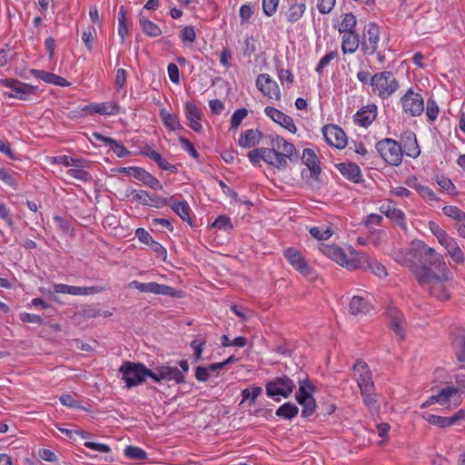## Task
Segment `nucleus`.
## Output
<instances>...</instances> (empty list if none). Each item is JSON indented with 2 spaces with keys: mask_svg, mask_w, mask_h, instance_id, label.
<instances>
[{
  "mask_svg": "<svg viewBox=\"0 0 465 465\" xmlns=\"http://www.w3.org/2000/svg\"><path fill=\"white\" fill-rule=\"evenodd\" d=\"M380 40V30L379 26L374 23H370L364 33L363 41L361 44V49L364 53L373 54L378 47Z\"/></svg>",
  "mask_w": 465,
  "mask_h": 465,
  "instance_id": "obj_13",
  "label": "nucleus"
},
{
  "mask_svg": "<svg viewBox=\"0 0 465 465\" xmlns=\"http://www.w3.org/2000/svg\"><path fill=\"white\" fill-rule=\"evenodd\" d=\"M84 111H90L102 115L116 114L120 112V106L116 103H101L86 105Z\"/></svg>",
  "mask_w": 465,
  "mask_h": 465,
  "instance_id": "obj_28",
  "label": "nucleus"
},
{
  "mask_svg": "<svg viewBox=\"0 0 465 465\" xmlns=\"http://www.w3.org/2000/svg\"><path fill=\"white\" fill-rule=\"evenodd\" d=\"M387 316L389 319V328L400 340H404L406 322L403 313L397 307L390 306L387 310Z\"/></svg>",
  "mask_w": 465,
  "mask_h": 465,
  "instance_id": "obj_12",
  "label": "nucleus"
},
{
  "mask_svg": "<svg viewBox=\"0 0 465 465\" xmlns=\"http://www.w3.org/2000/svg\"><path fill=\"white\" fill-rule=\"evenodd\" d=\"M247 114L248 111L245 108H240L236 110L231 118V129L237 128L247 115Z\"/></svg>",
  "mask_w": 465,
  "mask_h": 465,
  "instance_id": "obj_59",
  "label": "nucleus"
},
{
  "mask_svg": "<svg viewBox=\"0 0 465 465\" xmlns=\"http://www.w3.org/2000/svg\"><path fill=\"white\" fill-rule=\"evenodd\" d=\"M338 54H339L337 50L331 51L325 54L318 63L315 69L316 72L321 74L322 72V69L326 67L331 63V61L338 57Z\"/></svg>",
  "mask_w": 465,
  "mask_h": 465,
  "instance_id": "obj_57",
  "label": "nucleus"
},
{
  "mask_svg": "<svg viewBox=\"0 0 465 465\" xmlns=\"http://www.w3.org/2000/svg\"><path fill=\"white\" fill-rule=\"evenodd\" d=\"M426 114H427L429 120L431 122L436 120L438 117L439 106H438L437 103L431 98H430L427 101Z\"/></svg>",
  "mask_w": 465,
  "mask_h": 465,
  "instance_id": "obj_61",
  "label": "nucleus"
},
{
  "mask_svg": "<svg viewBox=\"0 0 465 465\" xmlns=\"http://www.w3.org/2000/svg\"><path fill=\"white\" fill-rule=\"evenodd\" d=\"M178 365L181 369L176 366H170L168 364H162L153 370L152 379L155 382H161L163 381H173L177 384L185 382L184 374L189 371V363L187 360H181L178 361Z\"/></svg>",
  "mask_w": 465,
  "mask_h": 465,
  "instance_id": "obj_3",
  "label": "nucleus"
},
{
  "mask_svg": "<svg viewBox=\"0 0 465 465\" xmlns=\"http://www.w3.org/2000/svg\"><path fill=\"white\" fill-rule=\"evenodd\" d=\"M264 112L273 122L287 129L292 134L297 132L296 125L291 116L272 106H267Z\"/></svg>",
  "mask_w": 465,
  "mask_h": 465,
  "instance_id": "obj_18",
  "label": "nucleus"
},
{
  "mask_svg": "<svg viewBox=\"0 0 465 465\" xmlns=\"http://www.w3.org/2000/svg\"><path fill=\"white\" fill-rule=\"evenodd\" d=\"M287 160L297 163L299 155L295 146L286 141L282 146V152L279 151V154H277L276 168L281 171L285 170L288 165Z\"/></svg>",
  "mask_w": 465,
  "mask_h": 465,
  "instance_id": "obj_16",
  "label": "nucleus"
},
{
  "mask_svg": "<svg viewBox=\"0 0 465 465\" xmlns=\"http://www.w3.org/2000/svg\"><path fill=\"white\" fill-rule=\"evenodd\" d=\"M262 160L264 161L267 164L272 165L276 168L277 163V154H279V151L276 148H266L262 147Z\"/></svg>",
  "mask_w": 465,
  "mask_h": 465,
  "instance_id": "obj_43",
  "label": "nucleus"
},
{
  "mask_svg": "<svg viewBox=\"0 0 465 465\" xmlns=\"http://www.w3.org/2000/svg\"><path fill=\"white\" fill-rule=\"evenodd\" d=\"M356 24H357V19L353 14H351V13L345 14L342 18V21L341 23L339 31L341 33H344V34L355 32L354 28L356 26Z\"/></svg>",
  "mask_w": 465,
  "mask_h": 465,
  "instance_id": "obj_39",
  "label": "nucleus"
},
{
  "mask_svg": "<svg viewBox=\"0 0 465 465\" xmlns=\"http://www.w3.org/2000/svg\"><path fill=\"white\" fill-rule=\"evenodd\" d=\"M458 393L459 388L457 385L447 386L446 388L441 389L438 394L430 396L425 402L421 404L420 408L424 409L434 403L445 405L450 401V398L457 395Z\"/></svg>",
  "mask_w": 465,
  "mask_h": 465,
  "instance_id": "obj_19",
  "label": "nucleus"
},
{
  "mask_svg": "<svg viewBox=\"0 0 465 465\" xmlns=\"http://www.w3.org/2000/svg\"><path fill=\"white\" fill-rule=\"evenodd\" d=\"M341 173L348 180L359 183L361 181L360 167L354 163H341L337 165Z\"/></svg>",
  "mask_w": 465,
  "mask_h": 465,
  "instance_id": "obj_27",
  "label": "nucleus"
},
{
  "mask_svg": "<svg viewBox=\"0 0 465 465\" xmlns=\"http://www.w3.org/2000/svg\"><path fill=\"white\" fill-rule=\"evenodd\" d=\"M376 114L377 106L375 104H369L357 112L355 114V122L361 126L367 127L374 121Z\"/></svg>",
  "mask_w": 465,
  "mask_h": 465,
  "instance_id": "obj_26",
  "label": "nucleus"
},
{
  "mask_svg": "<svg viewBox=\"0 0 465 465\" xmlns=\"http://www.w3.org/2000/svg\"><path fill=\"white\" fill-rule=\"evenodd\" d=\"M356 32L344 34L341 42V50L344 54H353L359 47L360 39Z\"/></svg>",
  "mask_w": 465,
  "mask_h": 465,
  "instance_id": "obj_34",
  "label": "nucleus"
},
{
  "mask_svg": "<svg viewBox=\"0 0 465 465\" xmlns=\"http://www.w3.org/2000/svg\"><path fill=\"white\" fill-rule=\"evenodd\" d=\"M371 305L361 296H353L350 302V312L353 315L367 314L371 310Z\"/></svg>",
  "mask_w": 465,
  "mask_h": 465,
  "instance_id": "obj_32",
  "label": "nucleus"
},
{
  "mask_svg": "<svg viewBox=\"0 0 465 465\" xmlns=\"http://www.w3.org/2000/svg\"><path fill=\"white\" fill-rule=\"evenodd\" d=\"M401 104L403 110L411 116H419L424 110L422 96L418 93H414L412 89H409L401 97Z\"/></svg>",
  "mask_w": 465,
  "mask_h": 465,
  "instance_id": "obj_10",
  "label": "nucleus"
},
{
  "mask_svg": "<svg viewBox=\"0 0 465 465\" xmlns=\"http://www.w3.org/2000/svg\"><path fill=\"white\" fill-rule=\"evenodd\" d=\"M283 255L294 269L305 276H311L312 272V268L307 264L298 250L288 248L284 250Z\"/></svg>",
  "mask_w": 465,
  "mask_h": 465,
  "instance_id": "obj_14",
  "label": "nucleus"
},
{
  "mask_svg": "<svg viewBox=\"0 0 465 465\" xmlns=\"http://www.w3.org/2000/svg\"><path fill=\"white\" fill-rule=\"evenodd\" d=\"M430 229L441 245L446 243V242L450 238V236L436 223L430 222Z\"/></svg>",
  "mask_w": 465,
  "mask_h": 465,
  "instance_id": "obj_47",
  "label": "nucleus"
},
{
  "mask_svg": "<svg viewBox=\"0 0 465 465\" xmlns=\"http://www.w3.org/2000/svg\"><path fill=\"white\" fill-rule=\"evenodd\" d=\"M442 246L447 250L454 262L462 264L465 262V255L454 238L450 237Z\"/></svg>",
  "mask_w": 465,
  "mask_h": 465,
  "instance_id": "obj_30",
  "label": "nucleus"
},
{
  "mask_svg": "<svg viewBox=\"0 0 465 465\" xmlns=\"http://www.w3.org/2000/svg\"><path fill=\"white\" fill-rule=\"evenodd\" d=\"M294 388L293 381L286 375L276 377L265 385L267 395L275 401H280V399L275 398L276 396L288 398L292 393Z\"/></svg>",
  "mask_w": 465,
  "mask_h": 465,
  "instance_id": "obj_6",
  "label": "nucleus"
},
{
  "mask_svg": "<svg viewBox=\"0 0 465 465\" xmlns=\"http://www.w3.org/2000/svg\"><path fill=\"white\" fill-rule=\"evenodd\" d=\"M401 140L402 143L401 147L403 153L412 158H416L420 155V149L419 147L415 133L412 131H406L401 134Z\"/></svg>",
  "mask_w": 465,
  "mask_h": 465,
  "instance_id": "obj_20",
  "label": "nucleus"
},
{
  "mask_svg": "<svg viewBox=\"0 0 465 465\" xmlns=\"http://www.w3.org/2000/svg\"><path fill=\"white\" fill-rule=\"evenodd\" d=\"M32 74L45 83L53 84L57 86H68L70 84L66 79L50 72L32 70Z\"/></svg>",
  "mask_w": 465,
  "mask_h": 465,
  "instance_id": "obj_29",
  "label": "nucleus"
},
{
  "mask_svg": "<svg viewBox=\"0 0 465 465\" xmlns=\"http://www.w3.org/2000/svg\"><path fill=\"white\" fill-rule=\"evenodd\" d=\"M160 116L163 124L172 131L183 129L176 115L171 114L165 109L160 111Z\"/></svg>",
  "mask_w": 465,
  "mask_h": 465,
  "instance_id": "obj_37",
  "label": "nucleus"
},
{
  "mask_svg": "<svg viewBox=\"0 0 465 465\" xmlns=\"http://www.w3.org/2000/svg\"><path fill=\"white\" fill-rule=\"evenodd\" d=\"M169 206L183 221L187 222L190 225L193 224L190 217L191 209L186 201L176 202L173 198V202H170Z\"/></svg>",
  "mask_w": 465,
  "mask_h": 465,
  "instance_id": "obj_33",
  "label": "nucleus"
},
{
  "mask_svg": "<svg viewBox=\"0 0 465 465\" xmlns=\"http://www.w3.org/2000/svg\"><path fill=\"white\" fill-rule=\"evenodd\" d=\"M403 263L415 275L419 284L440 301L450 298L444 282L447 266L441 254L420 242L405 252Z\"/></svg>",
  "mask_w": 465,
  "mask_h": 465,
  "instance_id": "obj_1",
  "label": "nucleus"
},
{
  "mask_svg": "<svg viewBox=\"0 0 465 465\" xmlns=\"http://www.w3.org/2000/svg\"><path fill=\"white\" fill-rule=\"evenodd\" d=\"M370 85L372 86V92L382 99L390 97L400 87L399 82L390 71L372 75Z\"/></svg>",
  "mask_w": 465,
  "mask_h": 465,
  "instance_id": "obj_4",
  "label": "nucleus"
},
{
  "mask_svg": "<svg viewBox=\"0 0 465 465\" xmlns=\"http://www.w3.org/2000/svg\"><path fill=\"white\" fill-rule=\"evenodd\" d=\"M376 150L388 164L398 166L401 163L403 150L395 140L391 138L381 140L376 143Z\"/></svg>",
  "mask_w": 465,
  "mask_h": 465,
  "instance_id": "obj_5",
  "label": "nucleus"
},
{
  "mask_svg": "<svg viewBox=\"0 0 465 465\" xmlns=\"http://www.w3.org/2000/svg\"><path fill=\"white\" fill-rule=\"evenodd\" d=\"M67 175L69 177H72V178H74V179H77V180H81V181H84V182H87L91 179V175L88 172L84 171V170H82V169H69L67 172H66Z\"/></svg>",
  "mask_w": 465,
  "mask_h": 465,
  "instance_id": "obj_62",
  "label": "nucleus"
},
{
  "mask_svg": "<svg viewBox=\"0 0 465 465\" xmlns=\"http://www.w3.org/2000/svg\"><path fill=\"white\" fill-rule=\"evenodd\" d=\"M157 282H140L138 281H133L130 282V287H134L142 292H152L155 293Z\"/></svg>",
  "mask_w": 465,
  "mask_h": 465,
  "instance_id": "obj_50",
  "label": "nucleus"
},
{
  "mask_svg": "<svg viewBox=\"0 0 465 465\" xmlns=\"http://www.w3.org/2000/svg\"><path fill=\"white\" fill-rule=\"evenodd\" d=\"M183 291H177L171 286L156 283L155 294L182 298L183 297Z\"/></svg>",
  "mask_w": 465,
  "mask_h": 465,
  "instance_id": "obj_44",
  "label": "nucleus"
},
{
  "mask_svg": "<svg viewBox=\"0 0 465 465\" xmlns=\"http://www.w3.org/2000/svg\"><path fill=\"white\" fill-rule=\"evenodd\" d=\"M437 183L441 187L442 190L447 191L450 194H456V187L451 180L445 176H438L436 178Z\"/></svg>",
  "mask_w": 465,
  "mask_h": 465,
  "instance_id": "obj_53",
  "label": "nucleus"
},
{
  "mask_svg": "<svg viewBox=\"0 0 465 465\" xmlns=\"http://www.w3.org/2000/svg\"><path fill=\"white\" fill-rule=\"evenodd\" d=\"M139 25L142 31L150 37H157L162 35L161 28L156 24L147 19L143 12L139 14Z\"/></svg>",
  "mask_w": 465,
  "mask_h": 465,
  "instance_id": "obj_35",
  "label": "nucleus"
},
{
  "mask_svg": "<svg viewBox=\"0 0 465 465\" xmlns=\"http://www.w3.org/2000/svg\"><path fill=\"white\" fill-rule=\"evenodd\" d=\"M205 343H206L205 339H203L201 341L193 340L190 343V346L193 350V358H194L195 361H199L202 360V353H203V346L205 345Z\"/></svg>",
  "mask_w": 465,
  "mask_h": 465,
  "instance_id": "obj_58",
  "label": "nucleus"
},
{
  "mask_svg": "<svg viewBox=\"0 0 465 465\" xmlns=\"http://www.w3.org/2000/svg\"><path fill=\"white\" fill-rule=\"evenodd\" d=\"M181 40L185 42L193 43L196 38V34L194 31V27L192 25L185 26L180 34Z\"/></svg>",
  "mask_w": 465,
  "mask_h": 465,
  "instance_id": "obj_63",
  "label": "nucleus"
},
{
  "mask_svg": "<svg viewBox=\"0 0 465 465\" xmlns=\"http://www.w3.org/2000/svg\"><path fill=\"white\" fill-rule=\"evenodd\" d=\"M253 129H249L244 133H242L239 138V145L243 148H251L257 144V140H255Z\"/></svg>",
  "mask_w": 465,
  "mask_h": 465,
  "instance_id": "obj_42",
  "label": "nucleus"
},
{
  "mask_svg": "<svg viewBox=\"0 0 465 465\" xmlns=\"http://www.w3.org/2000/svg\"><path fill=\"white\" fill-rule=\"evenodd\" d=\"M212 227L227 231L232 228V224L231 219L228 216L220 215L213 223Z\"/></svg>",
  "mask_w": 465,
  "mask_h": 465,
  "instance_id": "obj_52",
  "label": "nucleus"
},
{
  "mask_svg": "<svg viewBox=\"0 0 465 465\" xmlns=\"http://www.w3.org/2000/svg\"><path fill=\"white\" fill-rule=\"evenodd\" d=\"M298 383L300 384V387L296 392L295 399L298 403H304L306 401L312 397V395L307 390L314 391L316 388L309 381L306 374H304L303 377H298Z\"/></svg>",
  "mask_w": 465,
  "mask_h": 465,
  "instance_id": "obj_24",
  "label": "nucleus"
},
{
  "mask_svg": "<svg viewBox=\"0 0 465 465\" xmlns=\"http://www.w3.org/2000/svg\"><path fill=\"white\" fill-rule=\"evenodd\" d=\"M414 188L420 193V195L425 199L430 201H438L434 192L428 186L421 185L420 183H415Z\"/></svg>",
  "mask_w": 465,
  "mask_h": 465,
  "instance_id": "obj_55",
  "label": "nucleus"
},
{
  "mask_svg": "<svg viewBox=\"0 0 465 465\" xmlns=\"http://www.w3.org/2000/svg\"><path fill=\"white\" fill-rule=\"evenodd\" d=\"M125 14L124 7L123 5L120 6L118 13V34L121 36L122 42H124L125 36L128 34Z\"/></svg>",
  "mask_w": 465,
  "mask_h": 465,
  "instance_id": "obj_45",
  "label": "nucleus"
},
{
  "mask_svg": "<svg viewBox=\"0 0 465 465\" xmlns=\"http://www.w3.org/2000/svg\"><path fill=\"white\" fill-rule=\"evenodd\" d=\"M353 263H350L349 266L354 267V269H361L362 271H371L373 274L380 278L387 276L386 268L380 263L378 261L371 259L366 253H357V256L353 258Z\"/></svg>",
  "mask_w": 465,
  "mask_h": 465,
  "instance_id": "obj_7",
  "label": "nucleus"
},
{
  "mask_svg": "<svg viewBox=\"0 0 465 465\" xmlns=\"http://www.w3.org/2000/svg\"><path fill=\"white\" fill-rule=\"evenodd\" d=\"M302 161L309 168L311 176L313 179H318L322 169L320 166V161L314 151L311 148H305L302 152Z\"/></svg>",
  "mask_w": 465,
  "mask_h": 465,
  "instance_id": "obj_22",
  "label": "nucleus"
},
{
  "mask_svg": "<svg viewBox=\"0 0 465 465\" xmlns=\"http://www.w3.org/2000/svg\"><path fill=\"white\" fill-rule=\"evenodd\" d=\"M170 202H173V197L171 198H163L155 193L150 194L149 202L147 206L154 207V208H162L164 206H169Z\"/></svg>",
  "mask_w": 465,
  "mask_h": 465,
  "instance_id": "obj_48",
  "label": "nucleus"
},
{
  "mask_svg": "<svg viewBox=\"0 0 465 465\" xmlns=\"http://www.w3.org/2000/svg\"><path fill=\"white\" fill-rule=\"evenodd\" d=\"M305 8L304 3H294L291 5L286 14L288 22L294 23L298 21L302 16Z\"/></svg>",
  "mask_w": 465,
  "mask_h": 465,
  "instance_id": "obj_38",
  "label": "nucleus"
},
{
  "mask_svg": "<svg viewBox=\"0 0 465 465\" xmlns=\"http://www.w3.org/2000/svg\"><path fill=\"white\" fill-rule=\"evenodd\" d=\"M59 163L65 166H75L77 168H83L85 166L87 161L84 158H74L71 156L64 155L59 157Z\"/></svg>",
  "mask_w": 465,
  "mask_h": 465,
  "instance_id": "obj_49",
  "label": "nucleus"
},
{
  "mask_svg": "<svg viewBox=\"0 0 465 465\" xmlns=\"http://www.w3.org/2000/svg\"><path fill=\"white\" fill-rule=\"evenodd\" d=\"M302 406V416L304 418L311 417L316 410V402L313 397L310 398L304 403H299Z\"/></svg>",
  "mask_w": 465,
  "mask_h": 465,
  "instance_id": "obj_56",
  "label": "nucleus"
},
{
  "mask_svg": "<svg viewBox=\"0 0 465 465\" xmlns=\"http://www.w3.org/2000/svg\"><path fill=\"white\" fill-rule=\"evenodd\" d=\"M122 373V380L124 381L127 388L136 387L143 384L147 377L152 379L153 370L146 368L142 362L124 361L119 368Z\"/></svg>",
  "mask_w": 465,
  "mask_h": 465,
  "instance_id": "obj_2",
  "label": "nucleus"
},
{
  "mask_svg": "<svg viewBox=\"0 0 465 465\" xmlns=\"http://www.w3.org/2000/svg\"><path fill=\"white\" fill-rule=\"evenodd\" d=\"M462 419H465L464 410H460L450 417L429 414L428 417L426 418V420L431 425L438 426L440 428H446L453 424H456L459 420Z\"/></svg>",
  "mask_w": 465,
  "mask_h": 465,
  "instance_id": "obj_21",
  "label": "nucleus"
},
{
  "mask_svg": "<svg viewBox=\"0 0 465 465\" xmlns=\"http://www.w3.org/2000/svg\"><path fill=\"white\" fill-rule=\"evenodd\" d=\"M56 293H66L71 295H84V287L71 286L67 284L58 283L54 286Z\"/></svg>",
  "mask_w": 465,
  "mask_h": 465,
  "instance_id": "obj_40",
  "label": "nucleus"
},
{
  "mask_svg": "<svg viewBox=\"0 0 465 465\" xmlns=\"http://www.w3.org/2000/svg\"><path fill=\"white\" fill-rule=\"evenodd\" d=\"M381 212L391 221L398 223L401 228L406 229L405 215L401 210L397 209L391 204H383L381 207Z\"/></svg>",
  "mask_w": 465,
  "mask_h": 465,
  "instance_id": "obj_31",
  "label": "nucleus"
},
{
  "mask_svg": "<svg viewBox=\"0 0 465 465\" xmlns=\"http://www.w3.org/2000/svg\"><path fill=\"white\" fill-rule=\"evenodd\" d=\"M0 85L10 88L14 92V94H5L9 97H15L21 100H25L28 94H35L37 91V87L13 78L0 79Z\"/></svg>",
  "mask_w": 465,
  "mask_h": 465,
  "instance_id": "obj_8",
  "label": "nucleus"
},
{
  "mask_svg": "<svg viewBox=\"0 0 465 465\" xmlns=\"http://www.w3.org/2000/svg\"><path fill=\"white\" fill-rule=\"evenodd\" d=\"M257 88L266 96L280 100L281 92L277 83L267 74H259L256 80Z\"/></svg>",
  "mask_w": 465,
  "mask_h": 465,
  "instance_id": "obj_15",
  "label": "nucleus"
},
{
  "mask_svg": "<svg viewBox=\"0 0 465 465\" xmlns=\"http://www.w3.org/2000/svg\"><path fill=\"white\" fill-rule=\"evenodd\" d=\"M325 141L330 145L343 149L347 145V136L344 131L336 124H327L322 128Z\"/></svg>",
  "mask_w": 465,
  "mask_h": 465,
  "instance_id": "obj_11",
  "label": "nucleus"
},
{
  "mask_svg": "<svg viewBox=\"0 0 465 465\" xmlns=\"http://www.w3.org/2000/svg\"><path fill=\"white\" fill-rule=\"evenodd\" d=\"M299 412L298 407L292 403V402H286L280 406L277 410L275 414L278 417L286 419V420H292L294 418Z\"/></svg>",
  "mask_w": 465,
  "mask_h": 465,
  "instance_id": "obj_36",
  "label": "nucleus"
},
{
  "mask_svg": "<svg viewBox=\"0 0 465 465\" xmlns=\"http://www.w3.org/2000/svg\"><path fill=\"white\" fill-rule=\"evenodd\" d=\"M124 452L130 460H143L147 459V453L143 449L136 446H127Z\"/></svg>",
  "mask_w": 465,
  "mask_h": 465,
  "instance_id": "obj_41",
  "label": "nucleus"
},
{
  "mask_svg": "<svg viewBox=\"0 0 465 465\" xmlns=\"http://www.w3.org/2000/svg\"><path fill=\"white\" fill-rule=\"evenodd\" d=\"M353 371H355V375H358L357 383L361 392L373 391L374 383L367 363L362 360H357L353 365Z\"/></svg>",
  "mask_w": 465,
  "mask_h": 465,
  "instance_id": "obj_9",
  "label": "nucleus"
},
{
  "mask_svg": "<svg viewBox=\"0 0 465 465\" xmlns=\"http://www.w3.org/2000/svg\"><path fill=\"white\" fill-rule=\"evenodd\" d=\"M185 114L187 120L190 122V127L199 133L202 130V111L197 105L193 102H187L185 104Z\"/></svg>",
  "mask_w": 465,
  "mask_h": 465,
  "instance_id": "obj_23",
  "label": "nucleus"
},
{
  "mask_svg": "<svg viewBox=\"0 0 465 465\" xmlns=\"http://www.w3.org/2000/svg\"><path fill=\"white\" fill-rule=\"evenodd\" d=\"M443 213L455 220L456 223L460 222L463 218H465V212L458 208L457 206L448 205L442 208Z\"/></svg>",
  "mask_w": 465,
  "mask_h": 465,
  "instance_id": "obj_46",
  "label": "nucleus"
},
{
  "mask_svg": "<svg viewBox=\"0 0 465 465\" xmlns=\"http://www.w3.org/2000/svg\"><path fill=\"white\" fill-rule=\"evenodd\" d=\"M132 176L152 189L161 190L163 188L159 180L142 167H136L132 173Z\"/></svg>",
  "mask_w": 465,
  "mask_h": 465,
  "instance_id": "obj_25",
  "label": "nucleus"
},
{
  "mask_svg": "<svg viewBox=\"0 0 465 465\" xmlns=\"http://www.w3.org/2000/svg\"><path fill=\"white\" fill-rule=\"evenodd\" d=\"M311 235L317 240H327L332 235L330 228L312 227L310 229Z\"/></svg>",
  "mask_w": 465,
  "mask_h": 465,
  "instance_id": "obj_51",
  "label": "nucleus"
},
{
  "mask_svg": "<svg viewBox=\"0 0 465 465\" xmlns=\"http://www.w3.org/2000/svg\"><path fill=\"white\" fill-rule=\"evenodd\" d=\"M256 51V45L255 40L253 37H247L244 40L243 46H242V54L244 56L250 57L252 54H253Z\"/></svg>",
  "mask_w": 465,
  "mask_h": 465,
  "instance_id": "obj_64",
  "label": "nucleus"
},
{
  "mask_svg": "<svg viewBox=\"0 0 465 465\" xmlns=\"http://www.w3.org/2000/svg\"><path fill=\"white\" fill-rule=\"evenodd\" d=\"M262 390L259 386H252V388L244 389L242 391L243 401L250 400L254 402L256 398L262 393Z\"/></svg>",
  "mask_w": 465,
  "mask_h": 465,
  "instance_id": "obj_54",
  "label": "nucleus"
},
{
  "mask_svg": "<svg viewBox=\"0 0 465 465\" xmlns=\"http://www.w3.org/2000/svg\"><path fill=\"white\" fill-rule=\"evenodd\" d=\"M320 251L327 257L335 261L338 264L345 266L349 270H354V267L349 266L350 263H353V259L348 260L344 251L335 245L322 244Z\"/></svg>",
  "mask_w": 465,
  "mask_h": 465,
  "instance_id": "obj_17",
  "label": "nucleus"
},
{
  "mask_svg": "<svg viewBox=\"0 0 465 465\" xmlns=\"http://www.w3.org/2000/svg\"><path fill=\"white\" fill-rule=\"evenodd\" d=\"M79 315L85 319L95 318L101 316V311L96 306H85L78 312Z\"/></svg>",
  "mask_w": 465,
  "mask_h": 465,
  "instance_id": "obj_60",
  "label": "nucleus"
}]
</instances>
